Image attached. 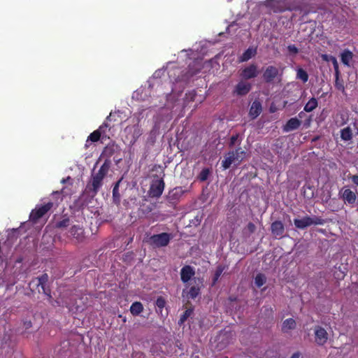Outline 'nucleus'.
Returning <instances> with one entry per match:
<instances>
[{
    "mask_svg": "<svg viewBox=\"0 0 358 358\" xmlns=\"http://www.w3.org/2000/svg\"><path fill=\"white\" fill-rule=\"evenodd\" d=\"M166 103L164 107H162L154 117V125L150 132L151 137L155 138L159 134L160 129L164 127L167 122H169L173 117L172 109L174 108L173 103L172 101V94L167 95Z\"/></svg>",
    "mask_w": 358,
    "mask_h": 358,
    "instance_id": "1",
    "label": "nucleus"
},
{
    "mask_svg": "<svg viewBox=\"0 0 358 358\" xmlns=\"http://www.w3.org/2000/svg\"><path fill=\"white\" fill-rule=\"evenodd\" d=\"M324 223L325 220L323 218L316 215H306L300 218L294 219V226L299 229H304L313 225H323Z\"/></svg>",
    "mask_w": 358,
    "mask_h": 358,
    "instance_id": "2",
    "label": "nucleus"
},
{
    "mask_svg": "<svg viewBox=\"0 0 358 358\" xmlns=\"http://www.w3.org/2000/svg\"><path fill=\"white\" fill-rule=\"evenodd\" d=\"M246 152L241 148H238L235 151L229 152L222 161V165L224 169H229L231 164H239L245 158Z\"/></svg>",
    "mask_w": 358,
    "mask_h": 358,
    "instance_id": "3",
    "label": "nucleus"
},
{
    "mask_svg": "<svg viewBox=\"0 0 358 358\" xmlns=\"http://www.w3.org/2000/svg\"><path fill=\"white\" fill-rule=\"evenodd\" d=\"M173 238V236L171 234L164 232L152 236L150 238V243L157 248L165 247L169 245Z\"/></svg>",
    "mask_w": 358,
    "mask_h": 358,
    "instance_id": "4",
    "label": "nucleus"
},
{
    "mask_svg": "<svg viewBox=\"0 0 358 358\" xmlns=\"http://www.w3.org/2000/svg\"><path fill=\"white\" fill-rule=\"evenodd\" d=\"M124 132L127 134V139L131 145H134L138 138L143 134V129L138 124L127 126Z\"/></svg>",
    "mask_w": 358,
    "mask_h": 358,
    "instance_id": "5",
    "label": "nucleus"
},
{
    "mask_svg": "<svg viewBox=\"0 0 358 358\" xmlns=\"http://www.w3.org/2000/svg\"><path fill=\"white\" fill-rule=\"evenodd\" d=\"M202 68L203 64L201 60L194 61L192 64H189L188 71L186 74L182 76L181 78H178L176 81L187 82L190 78L199 73Z\"/></svg>",
    "mask_w": 358,
    "mask_h": 358,
    "instance_id": "6",
    "label": "nucleus"
},
{
    "mask_svg": "<svg viewBox=\"0 0 358 358\" xmlns=\"http://www.w3.org/2000/svg\"><path fill=\"white\" fill-rule=\"evenodd\" d=\"M112 113H110V115L106 117V121L99 127V128L93 131L89 136L87 140L85 146L88 147V142L90 141L92 142H96L99 140L101 135L104 134L106 129L109 127V125L108 124V121L111 120Z\"/></svg>",
    "mask_w": 358,
    "mask_h": 358,
    "instance_id": "7",
    "label": "nucleus"
},
{
    "mask_svg": "<svg viewBox=\"0 0 358 358\" xmlns=\"http://www.w3.org/2000/svg\"><path fill=\"white\" fill-rule=\"evenodd\" d=\"M315 342L318 345H324L328 340V333L326 329L321 326L314 327Z\"/></svg>",
    "mask_w": 358,
    "mask_h": 358,
    "instance_id": "8",
    "label": "nucleus"
},
{
    "mask_svg": "<svg viewBox=\"0 0 358 358\" xmlns=\"http://www.w3.org/2000/svg\"><path fill=\"white\" fill-rule=\"evenodd\" d=\"M52 203L48 202V203L41 206L40 207H36L34 210L30 213V220L36 222L39 218L42 217L45 213H47L52 207Z\"/></svg>",
    "mask_w": 358,
    "mask_h": 358,
    "instance_id": "9",
    "label": "nucleus"
},
{
    "mask_svg": "<svg viewBox=\"0 0 358 358\" xmlns=\"http://www.w3.org/2000/svg\"><path fill=\"white\" fill-rule=\"evenodd\" d=\"M103 178L98 175L96 173H92V181L87 186L89 191L92 192V196L96 194L99 189L103 185Z\"/></svg>",
    "mask_w": 358,
    "mask_h": 358,
    "instance_id": "10",
    "label": "nucleus"
},
{
    "mask_svg": "<svg viewBox=\"0 0 358 358\" xmlns=\"http://www.w3.org/2000/svg\"><path fill=\"white\" fill-rule=\"evenodd\" d=\"M164 189V182L162 179L153 180L149 190L150 196L159 198L163 193Z\"/></svg>",
    "mask_w": 358,
    "mask_h": 358,
    "instance_id": "11",
    "label": "nucleus"
},
{
    "mask_svg": "<svg viewBox=\"0 0 358 358\" xmlns=\"http://www.w3.org/2000/svg\"><path fill=\"white\" fill-rule=\"evenodd\" d=\"M258 75V67L256 64H254L243 68L240 72V76L245 80L255 78Z\"/></svg>",
    "mask_w": 358,
    "mask_h": 358,
    "instance_id": "12",
    "label": "nucleus"
},
{
    "mask_svg": "<svg viewBox=\"0 0 358 358\" xmlns=\"http://www.w3.org/2000/svg\"><path fill=\"white\" fill-rule=\"evenodd\" d=\"M251 89L252 85L243 79L237 83L233 93L238 96H243L247 94Z\"/></svg>",
    "mask_w": 358,
    "mask_h": 358,
    "instance_id": "13",
    "label": "nucleus"
},
{
    "mask_svg": "<svg viewBox=\"0 0 358 358\" xmlns=\"http://www.w3.org/2000/svg\"><path fill=\"white\" fill-rule=\"evenodd\" d=\"M194 275L195 270L191 266L186 265L180 270V278L184 283L189 282Z\"/></svg>",
    "mask_w": 358,
    "mask_h": 358,
    "instance_id": "14",
    "label": "nucleus"
},
{
    "mask_svg": "<svg viewBox=\"0 0 358 358\" xmlns=\"http://www.w3.org/2000/svg\"><path fill=\"white\" fill-rule=\"evenodd\" d=\"M278 75V69L273 66H268L263 73V78L266 83H271Z\"/></svg>",
    "mask_w": 358,
    "mask_h": 358,
    "instance_id": "15",
    "label": "nucleus"
},
{
    "mask_svg": "<svg viewBox=\"0 0 358 358\" xmlns=\"http://www.w3.org/2000/svg\"><path fill=\"white\" fill-rule=\"evenodd\" d=\"M342 199L348 204L353 205L356 202L357 196L355 193L350 189H345L342 192Z\"/></svg>",
    "mask_w": 358,
    "mask_h": 358,
    "instance_id": "16",
    "label": "nucleus"
},
{
    "mask_svg": "<svg viewBox=\"0 0 358 358\" xmlns=\"http://www.w3.org/2000/svg\"><path fill=\"white\" fill-rule=\"evenodd\" d=\"M271 229L272 234L275 237H282L285 232L284 225L280 221H275L273 222Z\"/></svg>",
    "mask_w": 358,
    "mask_h": 358,
    "instance_id": "17",
    "label": "nucleus"
},
{
    "mask_svg": "<svg viewBox=\"0 0 358 358\" xmlns=\"http://www.w3.org/2000/svg\"><path fill=\"white\" fill-rule=\"evenodd\" d=\"M262 110V108L261 103L259 101L255 100L252 102L250 106L249 115L251 118L255 119L260 115Z\"/></svg>",
    "mask_w": 358,
    "mask_h": 358,
    "instance_id": "18",
    "label": "nucleus"
},
{
    "mask_svg": "<svg viewBox=\"0 0 358 358\" xmlns=\"http://www.w3.org/2000/svg\"><path fill=\"white\" fill-rule=\"evenodd\" d=\"M301 122L297 119L296 117H292L289 119L287 124L283 127V131L285 132H289L293 130H295L299 127Z\"/></svg>",
    "mask_w": 358,
    "mask_h": 358,
    "instance_id": "19",
    "label": "nucleus"
},
{
    "mask_svg": "<svg viewBox=\"0 0 358 358\" xmlns=\"http://www.w3.org/2000/svg\"><path fill=\"white\" fill-rule=\"evenodd\" d=\"M257 48L255 47H250L248 48L243 55L238 58L239 62H247L253 57H255L257 54Z\"/></svg>",
    "mask_w": 358,
    "mask_h": 358,
    "instance_id": "20",
    "label": "nucleus"
},
{
    "mask_svg": "<svg viewBox=\"0 0 358 358\" xmlns=\"http://www.w3.org/2000/svg\"><path fill=\"white\" fill-rule=\"evenodd\" d=\"M70 234L78 241H81L83 237V229L79 225H73L70 229Z\"/></svg>",
    "mask_w": 358,
    "mask_h": 358,
    "instance_id": "21",
    "label": "nucleus"
},
{
    "mask_svg": "<svg viewBox=\"0 0 358 358\" xmlns=\"http://www.w3.org/2000/svg\"><path fill=\"white\" fill-rule=\"evenodd\" d=\"M342 63L348 66H350V62L353 58V53L349 50H345L341 55Z\"/></svg>",
    "mask_w": 358,
    "mask_h": 358,
    "instance_id": "22",
    "label": "nucleus"
},
{
    "mask_svg": "<svg viewBox=\"0 0 358 358\" xmlns=\"http://www.w3.org/2000/svg\"><path fill=\"white\" fill-rule=\"evenodd\" d=\"M110 165H111L110 159H105L103 164L101 165V166L100 167L99 171L96 172V173L104 178V177L106 176V174L108 173V172L110 169Z\"/></svg>",
    "mask_w": 358,
    "mask_h": 358,
    "instance_id": "23",
    "label": "nucleus"
},
{
    "mask_svg": "<svg viewBox=\"0 0 358 358\" xmlns=\"http://www.w3.org/2000/svg\"><path fill=\"white\" fill-rule=\"evenodd\" d=\"M110 165H111L110 159H105L103 164L101 165V166L100 167L99 171L96 172V173L104 178V177L106 176V174L108 173V172L110 169Z\"/></svg>",
    "mask_w": 358,
    "mask_h": 358,
    "instance_id": "24",
    "label": "nucleus"
},
{
    "mask_svg": "<svg viewBox=\"0 0 358 358\" xmlns=\"http://www.w3.org/2000/svg\"><path fill=\"white\" fill-rule=\"evenodd\" d=\"M296 327V322L292 318H288L285 320L282 326V331L284 333H287L290 330L295 329Z\"/></svg>",
    "mask_w": 358,
    "mask_h": 358,
    "instance_id": "25",
    "label": "nucleus"
},
{
    "mask_svg": "<svg viewBox=\"0 0 358 358\" xmlns=\"http://www.w3.org/2000/svg\"><path fill=\"white\" fill-rule=\"evenodd\" d=\"M165 72V70L164 69H158L157 70L153 76H152V78H150L148 83L149 84V88H152L153 87L154 85H155L156 84H159V80H156V81H154L155 79H158L159 78H160Z\"/></svg>",
    "mask_w": 358,
    "mask_h": 358,
    "instance_id": "26",
    "label": "nucleus"
},
{
    "mask_svg": "<svg viewBox=\"0 0 358 358\" xmlns=\"http://www.w3.org/2000/svg\"><path fill=\"white\" fill-rule=\"evenodd\" d=\"M352 130L350 127H347L341 130V138L344 141H349L352 138Z\"/></svg>",
    "mask_w": 358,
    "mask_h": 358,
    "instance_id": "27",
    "label": "nucleus"
},
{
    "mask_svg": "<svg viewBox=\"0 0 358 358\" xmlns=\"http://www.w3.org/2000/svg\"><path fill=\"white\" fill-rule=\"evenodd\" d=\"M143 310L141 302H134L130 307V312L133 315H138Z\"/></svg>",
    "mask_w": 358,
    "mask_h": 358,
    "instance_id": "28",
    "label": "nucleus"
},
{
    "mask_svg": "<svg viewBox=\"0 0 358 358\" xmlns=\"http://www.w3.org/2000/svg\"><path fill=\"white\" fill-rule=\"evenodd\" d=\"M317 106V101L315 98H311L304 107V110L306 112L313 111Z\"/></svg>",
    "mask_w": 358,
    "mask_h": 358,
    "instance_id": "29",
    "label": "nucleus"
},
{
    "mask_svg": "<svg viewBox=\"0 0 358 358\" xmlns=\"http://www.w3.org/2000/svg\"><path fill=\"white\" fill-rule=\"evenodd\" d=\"M296 78L301 80L303 83H306L308 80V75L306 71L299 68L296 71Z\"/></svg>",
    "mask_w": 358,
    "mask_h": 358,
    "instance_id": "30",
    "label": "nucleus"
},
{
    "mask_svg": "<svg viewBox=\"0 0 358 358\" xmlns=\"http://www.w3.org/2000/svg\"><path fill=\"white\" fill-rule=\"evenodd\" d=\"M266 276L262 273H259L255 278V284L257 287H262L266 282Z\"/></svg>",
    "mask_w": 358,
    "mask_h": 358,
    "instance_id": "31",
    "label": "nucleus"
},
{
    "mask_svg": "<svg viewBox=\"0 0 358 358\" xmlns=\"http://www.w3.org/2000/svg\"><path fill=\"white\" fill-rule=\"evenodd\" d=\"M224 269H225V266H222V265H219L217 267L216 271L215 272V275H214L213 279V285H215L217 282V281L218 280V279L220 277V275L222 274V273L224 271Z\"/></svg>",
    "mask_w": 358,
    "mask_h": 358,
    "instance_id": "32",
    "label": "nucleus"
},
{
    "mask_svg": "<svg viewBox=\"0 0 358 358\" xmlns=\"http://www.w3.org/2000/svg\"><path fill=\"white\" fill-rule=\"evenodd\" d=\"M199 294V288L196 286H192L187 293V296L190 299H195Z\"/></svg>",
    "mask_w": 358,
    "mask_h": 358,
    "instance_id": "33",
    "label": "nucleus"
},
{
    "mask_svg": "<svg viewBox=\"0 0 358 358\" xmlns=\"http://www.w3.org/2000/svg\"><path fill=\"white\" fill-rule=\"evenodd\" d=\"M330 62H331L333 64L334 69L335 71V77H336V80H338V79H339L340 72H339V69H338V64L337 59L335 57L330 56Z\"/></svg>",
    "mask_w": 358,
    "mask_h": 358,
    "instance_id": "34",
    "label": "nucleus"
},
{
    "mask_svg": "<svg viewBox=\"0 0 358 358\" xmlns=\"http://www.w3.org/2000/svg\"><path fill=\"white\" fill-rule=\"evenodd\" d=\"M120 180H119L115 184V185L114 186L113 189V196L114 201L115 202L119 201H120V194L119 193V184H120Z\"/></svg>",
    "mask_w": 358,
    "mask_h": 358,
    "instance_id": "35",
    "label": "nucleus"
},
{
    "mask_svg": "<svg viewBox=\"0 0 358 358\" xmlns=\"http://www.w3.org/2000/svg\"><path fill=\"white\" fill-rule=\"evenodd\" d=\"M48 280V275L46 273L43 274L41 276L37 278V286H45Z\"/></svg>",
    "mask_w": 358,
    "mask_h": 358,
    "instance_id": "36",
    "label": "nucleus"
},
{
    "mask_svg": "<svg viewBox=\"0 0 358 358\" xmlns=\"http://www.w3.org/2000/svg\"><path fill=\"white\" fill-rule=\"evenodd\" d=\"M192 313V310H190V309L186 310L184 312V313L181 315L178 323L180 324H183L187 320V319L190 316Z\"/></svg>",
    "mask_w": 358,
    "mask_h": 358,
    "instance_id": "37",
    "label": "nucleus"
},
{
    "mask_svg": "<svg viewBox=\"0 0 358 358\" xmlns=\"http://www.w3.org/2000/svg\"><path fill=\"white\" fill-rule=\"evenodd\" d=\"M210 174L208 169H203L199 173V178L201 181H205L208 179Z\"/></svg>",
    "mask_w": 358,
    "mask_h": 358,
    "instance_id": "38",
    "label": "nucleus"
},
{
    "mask_svg": "<svg viewBox=\"0 0 358 358\" xmlns=\"http://www.w3.org/2000/svg\"><path fill=\"white\" fill-rule=\"evenodd\" d=\"M255 229H256L255 225L253 223L250 222V223H248L247 227L244 229V233L248 234H251L255 231Z\"/></svg>",
    "mask_w": 358,
    "mask_h": 358,
    "instance_id": "39",
    "label": "nucleus"
},
{
    "mask_svg": "<svg viewBox=\"0 0 358 358\" xmlns=\"http://www.w3.org/2000/svg\"><path fill=\"white\" fill-rule=\"evenodd\" d=\"M69 220L68 218L64 219L59 222L56 223V227L57 228H63L66 227L69 225Z\"/></svg>",
    "mask_w": 358,
    "mask_h": 358,
    "instance_id": "40",
    "label": "nucleus"
},
{
    "mask_svg": "<svg viewBox=\"0 0 358 358\" xmlns=\"http://www.w3.org/2000/svg\"><path fill=\"white\" fill-rule=\"evenodd\" d=\"M287 50L292 55H296L299 52V49L294 45H288Z\"/></svg>",
    "mask_w": 358,
    "mask_h": 358,
    "instance_id": "41",
    "label": "nucleus"
},
{
    "mask_svg": "<svg viewBox=\"0 0 358 358\" xmlns=\"http://www.w3.org/2000/svg\"><path fill=\"white\" fill-rule=\"evenodd\" d=\"M156 305L160 308H164L165 306V300L162 297L158 298L156 301Z\"/></svg>",
    "mask_w": 358,
    "mask_h": 358,
    "instance_id": "42",
    "label": "nucleus"
},
{
    "mask_svg": "<svg viewBox=\"0 0 358 358\" xmlns=\"http://www.w3.org/2000/svg\"><path fill=\"white\" fill-rule=\"evenodd\" d=\"M41 287L43 290V294L49 296V298H51L50 290L46 287V285L41 286Z\"/></svg>",
    "mask_w": 358,
    "mask_h": 358,
    "instance_id": "43",
    "label": "nucleus"
},
{
    "mask_svg": "<svg viewBox=\"0 0 358 358\" xmlns=\"http://www.w3.org/2000/svg\"><path fill=\"white\" fill-rule=\"evenodd\" d=\"M238 135L232 136L230 139V145H234V144H236V143L238 140Z\"/></svg>",
    "mask_w": 358,
    "mask_h": 358,
    "instance_id": "44",
    "label": "nucleus"
},
{
    "mask_svg": "<svg viewBox=\"0 0 358 358\" xmlns=\"http://www.w3.org/2000/svg\"><path fill=\"white\" fill-rule=\"evenodd\" d=\"M152 210V208L150 206H148L145 207V208L142 209L143 213H150V212H151Z\"/></svg>",
    "mask_w": 358,
    "mask_h": 358,
    "instance_id": "45",
    "label": "nucleus"
},
{
    "mask_svg": "<svg viewBox=\"0 0 358 358\" xmlns=\"http://www.w3.org/2000/svg\"><path fill=\"white\" fill-rule=\"evenodd\" d=\"M352 182L358 186V176H354L352 178Z\"/></svg>",
    "mask_w": 358,
    "mask_h": 358,
    "instance_id": "46",
    "label": "nucleus"
},
{
    "mask_svg": "<svg viewBox=\"0 0 358 358\" xmlns=\"http://www.w3.org/2000/svg\"><path fill=\"white\" fill-rule=\"evenodd\" d=\"M336 86L338 89H341L343 88V85H340V82H338V79L336 80Z\"/></svg>",
    "mask_w": 358,
    "mask_h": 358,
    "instance_id": "47",
    "label": "nucleus"
},
{
    "mask_svg": "<svg viewBox=\"0 0 358 358\" xmlns=\"http://www.w3.org/2000/svg\"><path fill=\"white\" fill-rule=\"evenodd\" d=\"M300 353L299 352L294 353L290 358H299Z\"/></svg>",
    "mask_w": 358,
    "mask_h": 358,
    "instance_id": "48",
    "label": "nucleus"
},
{
    "mask_svg": "<svg viewBox=\"0 0 358 358\" xmlns=\"http://www.w3.org/2000/svg\"><path fill=\"white\" fill-rule=\"evenodd\" d=\"M322 58L325 61H327V62L330 61V56H329L327 55H323Z\"/></svg>",
    "mask_w": 358,
    "mask_h": 358,
    "instance_id": "49",
    "label": "nucleus"
},
{
    "mask_svg": "<svg viewBox=\"0 0 358 358\" xmlns=\"http://www.w3.org/2000/svg\"><path fill=\"white\" fill-rule=\"evenodd\" d=\"M24 325H25L26 328L27 329L31 327V322H24Z\"/></svg>",
    "mask_w": 358,
    "mask_h": 358,
    "instance_id": "50",
    "label": "nucleus"
},
{
    "mask_svg": "<svg viewBox=\"0 0 358 358\" xmlns=\"http://www.w3.org/2000/svg\"><path fill=\"white\" fill-rule=\"evenodd\" d=\"M189 95L191 96L190 99H191V100H193V99H194V96H195V93H194V92H191V93L189 94Z\"/></svg>",
    "mask_w": 358,
    "mask_h": 358,
    "instance_id": "51",
    "label": "nucleus"
},
{
    "mask_svg": "<svg viewBox=\"0 0 358 358\" xmlns=\"http://www.w3.org/2000/svg\"><path fill=\"white\" fill-rule=\"evenodd\" d=\"M108 148H106L104 150V151H103V154L106 153V152H108Z\"/></svg>",
    "mask_w": 358,
    "mask_h": 358,
    "instance_id": "52",
    "label": "nucleus"
},
{
    "mask_svg": "<svg viewBox=\"0 0 358 358\" xmlns=\"http://www.w3.org/2000/svg\"><path fill=\"white\" fill-rule=\"evenodd\" d=\"M137 355H139V357H141L142 355L141 354H139V353H136L135 355H134V357H136Z\"/></svg>",
    "mask_w": 358,
    "mask_h": 358,
    "instance_id": "53",
    "label": "nucleus"
},
{
    "mask_svg": "<svg viewBox=\"0 0 358 358\" xmlns=\"http://www.w3.org/2000/svg\"><path fill=\"white\" fill-rule=\"evenodd\" d=\"M62 182H66L65 179H63V180H62Z\"/></svg>",
    "mask_w": 358,
    "mask_h": 358,
    "instance_id": "54",
    "label": "nucleus"
},
{
    "mask_svg": "<svg viewBox=\"0 0 358 358\" xmlns=\"http://www.w3.org/2000/svg\"><path fill=\"white\" fill-rule=\"evenodd\" d=\"M229 1H231V0H228Z\"/></svg>",
    "mask_w": 358,
    "mask_h": 358,
    "instance_id": "55",
    "label": "nucleus"
}]
</instances>
